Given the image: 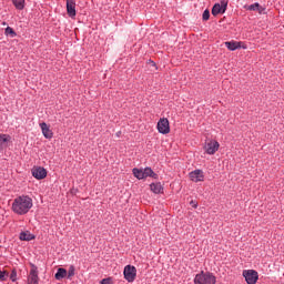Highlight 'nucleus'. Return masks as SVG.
Returning <instances> with one entry per match:
<instances>
[{"instance_id":"9d476101","label":"nucleus","mask_w":284,"mask_h":284,"mask_svg":"<svg viewBox=\"0 0 284 284\" xmlns=\"http://www.w3.org/2000/svg\"><path fill=\"white\" fill-rule=\"evenodd\" d=\"M189 176H190L191 181H193V183H199V182L205 180V174H203V171H201V170L192 171L189 174Z\"/></svg>"},{"instance_id":"bb28decb","label":"nucleus","mask_w":284,"mask_h":284,"mask_svg":"<svg viewBox=\"0 0 284 284\" xmlns=\"http://www.w3.org/2000/svg\"><path fill=\"white\" fill-rule=\"evenodd\" d=\"M101 284H110V280H102Z\"/></svg>"},{"instance_id":"aec40b11","label":"nucleus","mask_w":284,"mask_h":284,"mask_svg":"<svg viewBox=\"0 0 284 284\" xmlns=\"http://www.w3.org/2000/svg\"><path fill=\"white\" fill-rule=\"evenodd\" d=\"M203 21H209L210 20V10H205L202 14Z\"/></svg>"},{"instance_id":"393cba45","label":"nucleus","mask_w":284,"mask_h":284,"mask_svg":"<svg viewBox=\"0 0 284 284\" xmlns=\"http://www.w3.org/2000/svg\"><path fill=\"white\" fill-rule=\"evenodd\" d=\"M257 12L258 14H265V7H261V4H258Z\"/></svg>"},{"instance_id":"a878e982","label":"nucleus","mask_w":284,"mask_h":284,"mask_svg":"<svg viewBox=\"0 0 284 284\" xmlns=\"http://www.w3.org/2000/svg\"><path fill=\"white\" fill-rule=\"evenodd\" d=\"M190 205H192V207H194V209H197V207H199V203H196V201H194V200H192V201L190 202Z\"/></svg>"},{"instance_id":"f257e3e1","label":"nucleus","mask_w":284,"mask_h":284,"mask_svg":"<svg viewBox=\"0 0 284 284\" xmlns=\"http://www.w3.org/2000/svg\"><path fill=\"white\" fill-rule=\"evenodd\" d=\"M11 210L14 212V214H19L20 216L28 214L30 210H32V199L28 195L16 197L13 200Z\"/></svg>"},{"instance_id":"6e6552de","label":"nucleus","mask_w":284,"mask_h":284,"mask_svg":"<svg viewBox=\"0 0 284 284\" xmlns=\"http://www.w3.org/2000/svg\"><path fill=\"white\" fill-rule=\"evenodd\" d=\"M220 144L217 141L211 140L205 144L206 154H216L219 151Z\"/></svg>"},{"instance_id":"cd10ccee","label":"nucleus","mask_w":284,"mask_h":284,"mask_svg":"<svg viewBox=\"0 0 284 284\" xmlns=\"http://www.w3.org/2000/svg\"><path fill=\"white\" fill-rule=\"evenodd\" d=\"M153 63V65H156L154 62H152Z\"/></svg>"},{"instance_id":"1a4fd4ad","label":"nucleus","mask_w":284,"mask_h":284,"mask_svg":"<svg viewBox=\"0 0 284 284\" xmlns=\"http://www.w3.org/2000/svg\"><path fill=\"white\" fill-rule=\"evenodd\" d=\"M31 172L32 176H34V179L38 181H41V179H45L48 176V171L41 166L33 168Z\"/></svg>"},{"instance_id":"6ab92c4d","label":"nucleus","mask_w":284,"mask_h":284,"mask_svg":"<svg viewBox=\"0 0 284 284\" xmlns=\"http://www.w3.org/2000/svg\"><path fill=\"white\" fill-rule=\"evenodd\" d=\"M4 34L6 37H11V39H14V37H17V32H14V29H12L11 27L6 28Z\"/></svg>"},{"instance_id":"39448f33","label":"nucleus","mask_w":284,"mask_h":284,"mask_svg":"<svg viewBox=\"0 0 284 284\" xmlns=\"http://www.w3.org/2000/svg\"><path fill=\"white\" fill-rule=\"evenodd\" d=\"M225 10H227V1L222 0L221 3H215L212 8L213 17H217V14H225Z\"/></svg>"},{"instance_id":"4468645a","label":"nucleus","mask_w":284,"mask_h":284,"mask_svg":"<svg viewBox=\"0 0 284 284\" xmlns=\"http://www.w3.org/2000/svg\"><path fill=\"white\" fill-rule=\"evenodd\" d=\"M150 187L151 192L154 194H161V192H163V185H161V183H152Z\"/></svg>"},{"instance_id":"ddd939ff","label":"nucleus","mask_w":284,"mask_h":284,"mask_svg":"<svg viewBox=\"0 0 284 284\" xmlns=\"http://www.w3.org/2000/svg\"><path fill=\"white\" fill-rule=\"evenodd\" d=\"M11 136L8 134H0V150H6L8 148V143L11 141Z\"/></svg>"},{"instance_id":"20e7f679","label":"nucleus","mask_w":284,"mask_h":284,"mask_svg":"<svg viewBox=\"0 0 284 284\" xmlns=\"http://www.w3.org/2000/svg\"><path fill=\"white\" fill-rule=\"evenodd\" d=\"M124 278L129 282V283H133L134 278H136V267L132 266V265H126L124 267Z\"/></svg>"},{"instance_id":"4be33fe9","label":"nucleus","mask_w":284,"mask_h":284,"mask_svg":"<svg viewBox=\"0 0 284 284\" xmlns=\"http://www.w3.org/2000/svg\"><path fill=\"white\" fill-rule=\"evenodd\" d=\"M247 10H253L254 12H257V10H258V2L248 6Z\"/></svg>"},{"instance_id":"7ed1b4c3","label":"nucleus","mask_w":284,"mask_h":284,"mask_svg":"<svg viewBox=\"0 0 284 284\" xmlns=\"http://www.w3.org/2000/svg\"><path fill=\"white\" fill-rule=\"evenodd\" d=\"M133 176L139 180L148 179V176H151V179H156V173H154L151 168L133 169Z\"/></svg>"},{"instance_id":"b1692460","label":"nucleus","mask_w":284,"mask_h":284,"mask_svg":"<svg viewBox=\"0 0 284 284\" xmlns=\"http://www.w3.org/2000/svg\"><path fill=\"white\" fill-rule=\"evenodd\" d=\"M10 278L11 281L14 283V281H17V271H12L11 274H10Z\"/></svg>"},{"instance_id":"f8f14e48","label":"nucleus","mask_w":284,"mask_h":284,"mask_svg":"<svg viewBox=\"0 0 284 284\" xmlns=\"http://www.w3.org/2000/svg\"><path fill=\"white\" fill-rule=\"evenodd\" d=\"M40 128L42 130V134L44 139H52L53 133L52 130H50V126L45 122L40 123Z\"/></svg>"},{"instance_id":"f03ea898","label":"nucleus","mask_w":284,"mask_h":284,"mask_svg":"<svg viewBox=\"0 0 284 284\" xmlns=\"http://www.w3.org/2000/svg\"><path fill=\"white\" fill-rule=\"evenodd\" d=\"M194 284H216V276L212 273L202 272L195 276Z\"/></svg>"},{"instance_id":"5701e85b","label":"nucleus","mask_w":284,"mask_h":284,"mask_svg":"<svg viewBox=\"0 0 284 284\" xmlns=\"http://www.w3.org/2000/svg\"><path fill=\"white\" fill-rule=\"evenodd\" d=\"M8 276V272L0 271V281H6V277Z\"/></svg>"},{"instance_id":"dca6fc26","label":"nucleus","mask_w":284,"mask_h":284,"mask_svg":"<svg viewBox=\"0 0 284 284\" xmlns=\"http://www.w3.org/2000/svg\"><path fill=\"white\" fill-rule=\"evenodd\" d=\"M65 276H68V271L65 268H58L57 273H55V280L57 281H61V278H65Z\"/></svg>"},{"instance_id":"423d86ee","label":"nucleus","mask_w":284,"mask_h":284,"mask_svg":"<svg viewBox=\"0 0 284 284\" xmlns=\"http://www.w3.org/2000/svg\"><path fill=\"white\" fill-rule=\"evenodd\" d=\"M243 276L247 284H256L258 281V273L254 270L243 271Z\"/></svg>"},{"instance_id":"f3484780","label":"nucleus","mask_w":284,"mask_h":284,"mask_svg":"<svg viewBox=\"0 0 284 284\" xmlns=\"http://www.w3.org/2000/svg\"><path fill=\"white\" fill-rule=\"evenodd\" d=\"M225 47L231 51L239 50L241 42H225Z\"/></svg>"},{"instance_id":"2eb2a0df","label":"nucleus","mask_w":284,"mask_h":284,"mask_svg":"<svg viewBox=\"0 0 284 284\" xmlns=\"http://www.w3.org/2000/svg\"><path fill=\"white\" fill-rule=\"evenodd\" d=\"M33 239H34V235L29 231L20 233V241H33Z\"/></svg>"},{"instance_id":"0eeeda50","label":"nucleus","mask_w":284,"mask_h":284,"mask_svg":"<svg viewBox=\"0 0 284 284\" xmlns=\"http://www.w3.org/2000/svg\"><path fill=\"white\" fill-rule=\"evenodd\" d=\"M158 131L160 134H170V121L166 118H162L158 122Z\"/></svg>"},{"instance_id":"a211bd4d","label":"nucleus","mask_w":284,"mask_h":284,"mask_svg":"<svg viewBox=\"0 0 284 284\" xmlns=\"http://www.w3.org/2000/svg\"><path fill=\"white\" fill-rule=\"evenodd\" d=\"M12 2L17 10H23L26 8V0H12Z\"/></svg>"},{"instance_id":"9b49d317","label":"nucleus","mask_w":284,"mask_h":284,"mask_svg":"<svg viewBox=\"0 0 284 284\" xmlns=\"http://www.w3.org/2000/svg\"><path fill=\"white\" fill-rule=\"evenodd\" d=\"M67 12L69 17H77V2L74 0H67Z\"/></svg>"},{"instance_id":"412c9836","label":"nucleus","mask_w":284,"mask_h":284,"mask_svg":"<svg viewBox=\"0 0 284 284\" xmlns=\"http://www.w3.org/2000/svg\"><path fill=\"white\" fill-rule=\"evenodd\" d=\"M75 268L74 266H70L68 271V278H72L74 276Z\"/></svg>"}]
</instances>
